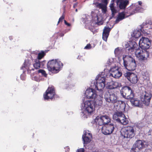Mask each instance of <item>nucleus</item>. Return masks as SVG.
<instances>
[{
	"label": "nucleus",
	"mask_w": 152,
	"mask_h": 152,
	"mask_svg": "<svg viewBox=\"0 0 152 152\" xmlns=\"http://www.w3.org/2000/svg\"><path fill=\"white\" fill-rule=\"evenodd\" d=\"M151 42L147 37H142L140 40L139 46L140 48L143 49H147L150 47Z\"/></svg>",
	"instance_id": "9d476101"
},
{
	"label": "nucleus",
	"mask_w": 152,
	"mask_h": 152,
	"mask_svg": "<svg viewBox=\"0 0 152 152\" xmlns=\"http://www.w3.org/2000/svg\"><path fill=\"white\" fill-rule=\"evenodd\" d=\"M91 15L93 20L94 21L95 23H97L99 25H101L102 24L103 22L102 21H99V18L97 15L94 12H91Z\"/></svg>",
	"instance_id": "c85d7f7f"
},
{
	"label": "nucleus",
	"mask_w": 152,
	"mask_h": 152,
	"mask_svg": "<svg viewBox=\"0 0 152 152\" xmlns=\"http://www.w3.org/2000/svg\"><path fill=\"white\" fill-rule=\"evenodd\" d=\"M110 117L107 115L102 116L100 118L98 117H96L95 120L96 122H98L99 125L102 124L107 125L110 122Z\"/></svg>",
	"instance_id": "f8f14e48"
},
{
	"label": "nucleus",
	"mask_w": 152,
	"mask_h": 152,
	"mask_svg": "<svg viewBox=\"0 0 152 152\" xmlns=\"http://www.w3.org/2000/svg\"><path fill=\"white\" fill-rule=\"evenodd\" d=\"M145 74V75H143V78L144 80V82H147V81H149V75L147 74Z\"/></svg>",
	"instance_id": "ea45409f"
},
{
	"label": "nucleus",
	"mask_w": 152,
	"mask_h": 152,
	"mask_svg": "<svg viewBox=\"0 0 152 152\" xmlns=\"http://www.w3.org/2000/svg\"><path fill=\"white\" fill-rule=\"evenodd\" d=\"M31 66H32V65L31 64V62L28 60L26 59L25 60L24 65L21 68V69H23L24 67L27 70H33L34 69L31 67Z\"/></svg>",
	"instance_id": "a878e982"
},
{
	"label": "nucleus",
	"mask_w": 152,
	"mask_h": 152,
	"mask_svg": "<svg viewBox=\"0 0 152 152\" xmlns=\"http://www.w3.org/2000/svg\"><path fill=\"white\" fill-rule=\"evenodd\" d=\"M114 65V59L113 58H111L108 59L107 62L106 66H110V68Z\"/></svg>",
	"instance_id": "2f4dec72"
},
{
	"label": "nucleus",
	"mask_w": 152,
	"mask_h": 152,
	"mask_svg": "<svg viewBox=\"0 0 152 152\" xmlns=\"http://www.w3.org/2000/svg\"><path fill=\"white\" fill-rule=\"evenodd\" d=\"M85 95L87 98L93 99H95L97 96L95 91L92 88L87 89L85 91Z\"/></svg>",
	"instance_id": "a211bd4d"
},
{
	"label": "nucleus",
	"mask_w": 152,
	"mask_h": 152,
	"mask_svg": "<svg viewBox=\"0 0 152 152\" xmlns=\"http://www.w3.org/2000/svg\"><path fill=\"white\" fill-rule=\"evenodd\" d=\"M104 98L107 102L114 104L115 107L118 100L117 95L113 92L109 91L105 93Z\"/></svg>",
	"instance_id": "423d86ee"
},
{
	"label": "nucleus",
	"mask_w": 152,
	"mask_h": 152,
	"mask_svg": "<svg viewBox=\"0 0 152 152\" xmlns=\"http://www.w3.org/2000/svg\"><path fill=\"white\" fill-rule=\"evenodd\" d=\"M121 86V84L118 82H111L110 83V88L111 89H114L118 87H119Z\"/></svg>",
	"instance_id": "c756f323"
},
{
	"label": "nucleus",
	"mask_w": 152,
	"mask_h": 152,
	"mask_svg": "<svg viewBox=\"0 0 152 152\" xmlns=\"http://www.w3.org/2000/svg\"><path fill=\"white\" fill-rule=\"evenodd\" d=\"M113 118L114 121L123 125H126L129 122L128 119L122 112H116L114 114Z\"/></svg>",
	"instance_id": "39448f33"
},
{
	"label": "nucleus",
	"mask_w": 152,
	"mask_h": 152,
	"mask_svg": "<svg viewBox=\"0 0 152 152\" xmlns=\"http://www.w3.org/2000/svg\"><path fill=\"white\" fill-rule=\"evenodd\" d=\"M64 22L65 24L67 26H70V23H68L66 21V20H64Z\"/></svg>",
	"instance_id": "de8ad7c7"
},
{
	"label": "nucleus",
	"mask_w": 152,
	"mask_h": 152,
	"mask_svg": "<svg viewBox=\"0 0 152 152\" xmlns=\"http://www.w3.org/2000/svg\"><path fill=\"white\" fill-rule=\"evenodd\" d=\"M111 28L108 27H104L102 34V39L104 40L107 41L109 36Z\"/></svg>",
	"instance_id": "5701e85b"
},
{
	"label": "nucleus",
	"mask_w": 152,
	"mask_h": 152,
	"mask_svg": "<svg viewBox=\"0 0 152 152\" xmlns=\"http://www.w3.org/2000/svg\"><path fill=\"white\" fill-rule=\"evenodd\" d=\"M104 72H102L101 75L99 74L96 78V83H105V75Z\"/></svg>",
	"instance_id": "bb28decb"
},
{
	"label": "nucleus",
	"mask_w": 152,
	"mask_h": 152,
	"mask_svg": "<svg viewBox=\"0 0 152 152\" xmlns=\"http://www.w3.org/2000/svg\"><path fill=\"white\" fill-rule=\"evenodd\" d=\"M75 5H77V4H75V5H74V7H75Z\"/></svg>",
	"instance_id": "3c124183"
},
{
	"label": "nucleus",
	"mask_w": 152,
	"mask_h": 152,
	"mask_svg": "<svg viewBox=\"0 0 152 152\" xmlns=\"http://www.w3.org/2000/svg\"><path fill=\"white\" fill-rule=\"evenodd\" d=\"M132 104L135 106L138 107H142L143 106V104L137 98H133L130 100Z\"/></svg>",
	"instance_id": "4be33fe9"
},
{
	"label": "nucleus",
	"mask_w": 152,
	"mask_h": 152,
	"mask_svg": "<svg viewBox=\"0 0 152 152\" xmlns=\"http://www.w3.org/2000/svg\"><path fill=\"white\" fill-rule=\"evenodd\" d=\"M77 152H84V149L83 148H81L77 150Z\"/></svg>",
	"instance_id": "49530a36"
},
{
	"label": "nucleus",
	"mask_w": 152,
	"mask_h": 152,
	"mask_svg": "<svg viewBox=\"0 0 152 152\" xmlns=\"http://www.w3.org/2000/svg\"><path fill=\"white\" fill-rule=\"evenodd\" d=\"M64 34H62V35H61V36H64Z\"/></svg>",
	"instance_id": "6e6d98bb"
},
{
	"label": "nucleus",
	"mask_w": 152,
	"mask_h": 152,
	"mask_svg": "<svg viewBox=\"0 0 152 152\" xmlns=\"http://www.w3.org/2000/svg\"><path fill=\"white\" fill-rule=\"evenodd\" d=\"M110 76L115 78H118L122 75V73L118 69V67L116 66H114L110 69Z\"/></svg>",
	"instance_id": "2eb2a0df"
},
{
	"label": "nucleus",
	"mask_w": 152,
	"mask_h": 152,
	"mask_svg": "<svg viewBox=\"0 0 152 152\" xmlns=\"http://www.w3.org/2000/svg\"><path fill=\"white\" fill-rule=\"evenodd\" d=\"M63 66V64L58 59H53L50 61L47 64L48 70L53 73H58Z\"/></svg>",
	"instance_id": "f03ea898"
},
{
	"label": "nucleus",
	"mask_w": 152,
	"mask_h": 152,
	"mask_svg": "<svg viewBox=\"0 0 152 152\" xmlns=\"http://www.w3.org/2000/svg\"><path fill=\"white\" fill-rule=\"evenodd\" d=\"M22 75H21V77H20L21 78V79H22Z\"/></svg>",
	"instance_id": "864d4df0"
},
{
	"label": "nucleus",
	"mask_w": 152,
	"mask_h": 152,
	"mask_svg": "<svg viewBox=\"0 0 152 152\" xmlns=\"http://www.w3.org/2000/svg\"><path fill=\"white\" fill-rule=\"evenodd\" d=\"M116 3L120 9L124 10L129 4V1L128 0H117Z\"/></svg>",
	"instance_id": "aec40b11"
},
{
	"label": "nucleus",
	"mask_w": 152,
	"mask_h": 152,
	"mask_svg": "<svg viewBox=\"0 0 152 152\" xmlns=\"http://www.w3.org/2000/svg\"><path fill=\"white\" fill-rule=\"evenodd\" d=\"M77 0H73V1H77Z\"/></svg>",
	"instance_id": "5fc2aeb1"
},
{
	"label": "nucleus",
	"mask_w": 152,
	"mask_h": 152,
	"mask_svg": "<svg viewBox=\"0 0 152 152\" xmlns=\"http://www.w3.org/2000/svg\"><path fill=\"white\" fill-rule=\"evenodd\" d=\"M138 5H139V6H141V5L142 4V2L141 1H139L138 2Z\"/></svg>",
	"instance_id": "09e8293b"
},
{
	"label": "nucleus",
	"mask_w": 152,
	"mask_h": 152,
	"mask_svg": "<svg viewBox=\"0 0 152 152\" xmlns=\"http://www.w3.org/2000/svg\"><path fill=\"white\" fill-rule=\"evenodd\" d=\"M132 90L131 88L128 86H125L123 87L121 91V94L124 97L129 92H132Z\"/></svg>",
	"instance_id": "cd10ccee"
},
{
	"label": "nucleus",
	"mask_w": 152,
	"mask_h": 152,
	"mask_svg": "<svg viewBox=\"0 0 152 152\" xmlns=\"http://www.w3.org/2000/svg\"><path fill=\"white\" fill-rule=\"evenodd\" d=\"M38 72L39 73H41L42 74L44 75L45 77H46L47 74H46L45 72L42 69H39L38 71Z\"/></svg>",
	"instance_id": "79ce46f5"
},
{
	"label": "nucleus",
	"mask_w": 152,
	"mask_h": 152,
	"mask_svg": "<svg viewBox=\"0 0 152 152\" xmlns=\"http://www.w3.org/2000/svg\"><path fill=\"white\" fill-rule=\"evenodd\" d=\"M91 48V45L89 44H88L84 48L85 49H89Z\"/></svg>",
	"instance_id": "37998d69"
},
{
	"label": "nucleus",
	"mask_w": 152,
	"mask_h": 152,
	"mask_svg": "<svg viewBox=\"0 0 152 152\" xmlns=\"http://www.w3.org/2000/svg\"><path fill=\"white\" fill-rule=\"evenodd\" d=\"M95 86L97 90L102 91L104 87L105 83H96V84H95Z\"/></svg>",
	"instance_id": "7c9ffc66"
},
{
	"label": "nucleus",
	"mask_w": 152,
	"mask_h": 152,
	"mask_svg": "<svg viewBox=\"0 0 152 152\" xmlns=\"http://www.w3.org/2000/svg\"><path fill=\"white\" fill-rule=\"evenodd\" d=\"M133 146H134V145ZM140 150L138 148H137L136 146L133 147V148H131L130 151L131 152H138Z\"/></svg>",
	"instance_id": "a19ab883"
},
{
	"label": "nucleus",
	"mask_w": 152,
	"mask_h": 152,
	"mask_svg": "<svg viewBox=\"0 0 152 152\" xmlns=\"http://www.w3.org/2000/svg\"><path fill=\"white\" fill-rule=\"evenodd\" d=\"M115 106H117V108H116V109L118 110L122 111H124L125 108V103L123 101L118 100L117 104H116Z\"/></svg>",
	"instance_id": "393cba45"
},
{
	"label": "nucleus",
	"mask_w": 152,
	"mask_h": 152,
	"mask_svg": "<svg viewBox=\"0 0 152 152\" xmlns=\"http://www.w3.org/2000/svg\"><path fill=\"white\" fill-rule=\"evenodd\" d=\"M129 10V15L128 16L134 14L137 12H142L143 10L141 6H139L136 4H133L127 8Z\"/></svg>",
	"instance_id": "9b49d317"
},
{
	"label": "nucleus",
	"mask_w": 152,
	"mask_h": 152,
	"mask_svg": "<svg viewBox=\"0 0 152 152\" xmlns=\"http://www.w3.org/2000/svg\"><path fill=\"white\" fill-rule=\"evenodd\" d=\"M32 79L37 81H39L40 80L38 77L36 76L32 77Z\"/></svg>",
	"instance_id": "c03bdc74"
},
{
	"label": "nucleus",
	"mask_w": 152,
	"mask_h": 152,
	"mask_svg": "<svg viewBox=\"0 0 152 152\" xmlns=\"http://www.w3.org/2000/svg\"><path fill=\"white\" fill-rule=\"evenodd\" d=\"M45 55V53L43 51H42L38 54L37 58L38 60L41 59Z\"/></svg>",
	"instance_id": "58836bf2"
},
{
	"label": "nucleus",
	"mask_w": 152,
	"mask_h": 152,
	"mask_svg": "<svg viewBox=\"0 0 152 152\" xmlns=\"http://www.w3.org/2000/svg\"><path fill=\"white\" fill-rule=\"evenodd\" d=\"M44 99L45 100L49 99H52L53 98H55L56 96L55 95V92L54 87L52 86L49 87L46 91L45 94L43 95Z\"/></svg>",
	"instance_id": "1a4fd4ad"
},
{
	"label": "nucleus",
	"mask_w": 152,
	"mask_h": 152,
	"mask_svg": "<svg viewBox=\"0 0 152 152\" xmlns=\"http://www.w3.org/2000/svg\"><path fill=\"white\" fill-rule=\"evenodd\" d=\"M103 99L102 95H97L95 99H93V102L95 104V107L96 106H101L103 103L102 100Z\"/></svg>",
	"instance_id": "412c9836"
},
{
	"label": "nucleus",
	"mask_w": 152,
	"mask_h": 152,
	"mask_svg": "<svg viewBox=\"0 0 152 152\" xmlns=\"http://www.w3.org/2000/svg\"><path fill=\"white\" fill-rule=\"evenodd\" d=\"M115 0H112L113 2L111 3L110 5V9L112 12V14L113 15H114L117 12V10L115 9L114 7V4L113 2Z\"/></svg>",
	"instance_id": "72a5a7b5"
},
{
	"label": "nucleus",
	"mask_w": 152,
	"mask_h": 152,
	"mask_svg": "<svg viewBox=\"0 0 152 152\" xmlns=\"http://www.w3.org/2000/svg\"><path fill=\"white\" fill-rule=\"evenodd\" d=\"M35 63L34 65V67L36 69L39 68L40 67V61L38 60H36L35 61Z\"/></svg>",
	"instance_id": "4c0bfd02"
},
{
	"label": "nucleus",
	"mask_w": 152,
	"mask_h": 152,
	"mask_svg": "<svg viewBox=\"0 0 152 152\" xmlns=\"http://www.w3.org/2000/svg\"><path fill=\"white\" fill-rule=\"evenodd\" d=\"M66 148L67 149V151H69V148L68 147H66Z\"/></svg>",
	"instance_id": "8fccbe9b"
},
{
	"label": "nucleus",
	"mask_w": 152,
	"mask_h": 152,
	"mask_svg": "<svg viewBox=\"0 0 152 152\" xmlns=\"http://www.w3.org/2000/svg\"><path fill=\"white\" fill-rule=\"evenodd\" d=\"M141 26L142 28H147L149 29H152V23L151 24L146 23H144Z\"/></svg>",
	"instance_id": "e433bc0d"
},
{
	"label": "nucleus",
	"mask_w": 152,
	"mask_h": 152,
	"mask_svg": "<svg viewBox=\"0 0 152 152\" xmlns=\"http://www.w3.org/2000/svg\"><path fill=\"white\" fill-rule=\"evenodd\" d=\"M151 97L152 96L151 94L145 91L140 92V99L143 105H149Z\"/></svg>",
	"instance_id": "0eeeda50"
},
{
	"label": "nucleus",
	"mask_w": 152,
	"mask_h": 152,
	"mask_svg": "<svg viewBox=\"0 0 152 152\" xmlns=\"http://www.w3.org/2000/svg\"><path fill=\"white\" fill-rule=\"evenodd\" d=\"M129 46L126 47L128 52L132 54H134L139 60L145 61L149 57V52L145 49L139 48L135 42H129Z\"/></svg>",
	"instance_id": "f257e3e1"
},
{
	"label": "nucleus",
	"mask_w": 152,
	"mask_h": 152,
	"mask_svg": "<svg viewBox=\"0 0 152 152\" xmlns=\"http://www.w3.org/2000/svg\"><path fill=\"white\" fill-rule=\"evenodd\" d=\"M127 12H122L120 13L118 16V17L116 19L115 22L116 23H118L119 22V21L121 20L124 19L125 18V15L128 14L129 15L126 16V17H128V16L129 15V10L127 9Z\"/></svg>",
	"instance_id": "b1692460"
},
{
	"label": "nucleus",
	"mask_w": 152,
	"mask_h": 152,
	"mask_svg": "<svg viewBox=\"0 0 152 152\" xmlns=\"http://www.w3.org/2000/svg\"><path fill=\"white\" fill-rule=\"evenodd\" d=\"M134 145L140 150L148 146V143L143 140H138L135 143Z\"/></svg>",
	"instance_id": "6ab92c4d"
},
{
	"label": "nucleus",
	"mask_w": 152,
	"mask_h": 152,
	"mask_svg": "<svg viewBox=\"0 0 152 152\" xmlns=\"http://www.w3.org/2000/svg\"><path fill=\"white\" fill-rule=\"evenodd\" d=\"M92 138V134L91 132L88 130H85L84 131V134L82 136V139L83 141L84 146L85 144H87L90 142Z\"/></svg>",
	"instance_id": "dca6fc26"
},
{
	"label": "nucleus",
	"mask_w": 152,
	"mask_h": 152,
	"mask_svg": "<svg viewBox=\"0 0 152 152\" xmlns=\"http://www.w3.org/2000/svg\"><path fill=\"white\" fill-rule=\"evenodd\" d=\"M82 106L84 110L82 115L83 114L84 117L87 118V115L91 114L95 110V104L92 100H89L84 101Z\"/></svg>",
	"instance_id": "7ed1b4c3"
},
{
	"label": "nucleus",
	"mask_w": 152,
	"mask_h": 152,
	"mask_svg": "<svg viewBox=\"0 0 152 152\" xmlns=\"http://www.w3.org/2000/svg\"><path fill=\"white\" fill-rule=\"evenodd\" d=\"M109 0H101L102 3H96L94 5L97 7L102 9V13H105L107 11V6Z\"/></svg>",
	"instance_id": "f3484780"
},
{
	"label": "nucleus",
	"mask_w": 152,
	"mask_h": 152,
	"mask_svg": "<svg viewBox=\"0 0 152 152\" xmlns=\"http://www.w3.org/2000/svg\"><path fill=\"white\" fill-rule=\"evenodd\" d=\"M64 18V16L63 15L62 16H61L59 19V20L58 22V23L60 22L61 21H62V20H63V19Z\"/></svg>",
	"instance_id": "a18cd8bd"
},
{
	"label": "nucleus",
	"mask_w": 152,
	"mask_h": 152,
	"mask_svg": "<svg viewBox=\"0 0 152 152\" xmlns=\"http://www.w3.org/2000/svg\"><path fill=\"white\" fill-rule=\"evenodd\" d=\"M121 133L124 138H131L135 135L134 128L132 126L125 128L122 130Z\"/></svg>",
	"instance_id": "6e6552de"
},
{
	"label": "nucleus",
	"mask_w": 152,
	"mask_h": 152,
	"mask_svg": "<svg viewBox=\"0 0 152 152\" xmlns=\"http://www.w3.org/2000/svg\"><path fill=\"white\" fill-rule=\"evenodd\" d=\"M124 66L129 71L134 70L137 66L134 59L131 56H123Z\"/></svg>",
	"instance_id": "20e7f679"
},
{
	"label": "nucleus",
	"mask_w": 152,
	"mask_h": 152,
	"mask_svg": "<svg viewBox=\"0 0 152 152\" xmlns=\"http://www.w3.org/2000/svg\"><path fill=\"white\" fill-rule=\"evenodd\" d=\"M115 54L116 56H119L122 55V52L121 49L118 48H116L114 51Z\"/></svg>",
	"instance_id": "c9c22d12"
},
{
	"label": "nucleus",
	"mask_w": 152,
	"mask_h": 152,
	"mask_svg": "<svg viewBox=\"0 0 152 152\" xmlns=\"http://www.w3.org/2000/svg\"><path fill=\"white\" fill-rule=\"evenodd\" d=\"M75 11H76V12H77V9H76V10H75Z\"/></svg>",
	"instance_id": "603ef678"
},
{
	"label": "nucleus",
	"mask_w": 152,
	"mask_h": 152,
	"mask_svg": "<svg viewBox=\"0 0 152 152\" xmlns=\"http://www.w3.org/2000/svg\"><path fill=\"white\" fill-rule=\"evenodd\" d=\"M115 128L113 124H110L104 125L102 128V133L105 135H108L112 133Z\"/></svg>",
	"instance_id": "ddd939ff"
},
{
	"label": "nucleus",
	"mask_w": 152,
	"mask_h": 152,
	"mask_svg": "<svg viewBox=\"0 0 152 152\" xmlns=\"http://www.w3.org/2000/svg\"><path fill=\"white\" fill-rule=\"evenodd\" d=\"M140 35L141 33L139 31L135 30L132 34V36L136 38H137L140 36Z\"/></svg>",
	"instance_id": "f704fd0d"
},
{
	"label": "nucleus",
	"mask_w": 152,
	"mask_h": 152,
	"mask_svg": "<svg viewBox=\"0 0 152 152\" xmlns=\"http://www.w3.org/2000/svg\"><path fill=\"white\" fill-rule=\"evenodd\" d=\"M134 93L132 91V92H129V93L127 94L124 96V97L125 99H130V101L131 99H132L134 98Z\"/></svg>",
	"instance_id": "473e14b6"
},
{
	"label": "nucleus",
	"mask_w": 152,
	"mask_h": 152,
	"mask_svg": "<svg viewBox=\"0 0 152 152\" xmlns=\"http://www.w3.org/2000/svg\"><path fill=\"white\" fill-rule=\"evenodd\" d=\"M124 76L132 83H136L138 80L137 75L133 73L127 72L124 73Z\"/></svg>",
	"instance_id": "4468645a"
}]
</instances>
